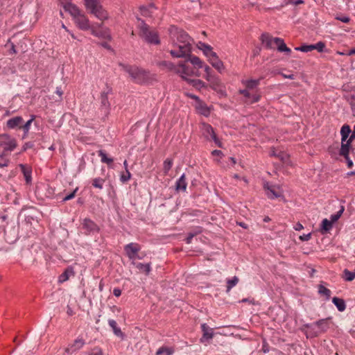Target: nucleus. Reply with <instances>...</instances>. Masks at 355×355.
<instances>
[{
	"label": "nucleus",
	"instance_id": "5701e85b",
	"mask_svg": "<svg viewBox=\"0 0 355 355\" xmlns=\"http://www.w3.org/2000/svg\"><path fill=\"white\" fill-rule=\"evenodd\" d=\"M75 272L73 267L69 266L59 276L58 282L63 283L67 281L70 277L74 276Z\"/></svg>",
	"mask_w": 355,
	"mask_h": 355
},
{
	"label": "nucleus",
	"instance_id": "bb28decb",
	"mask_svg": "<svg viewBox=\"0 0 355 355\" xmlns=\"http://www.w3.org/2000/svg\"><path fill=\"white\" fill-rule=\"evenodd\" d=\"M260 80L261 79L242 80L241 83L248 89L251 90L258 87L260 83Z\"/></svg>",
	"mask_w": 355,
	"mask_h": 355
},
{
	"label": "nucleus",
	"instance_id": "4d7b16f0",
	"mask_svg": "<svg viewBox=\"0 0 355 355\" xmlns=\"http://www.w3.org/2000/svg\"><path fill=\"white\" fill-rule=\"evenodd\" d=\"M304 3L303 0H286V5L293 4V5H299Z\"/></svg>",
	"mask_w": 355,
	"mask_h": 355
},
{
	"label": "nucleus",
	"instance_id": "69168bd1",
	"mask_svg": "<svg viewBox=\"0 0 355 355\" xmlns=\"http://www.w3.org/2000/svg\"><path fill=\"white\" fill-rule=\"evenodd\" d=\"M189 96L192 98V99H194L196 101V103L197 102H199V101H200V99L199 98L198 96L194 95V94H189Z\"/></svg>",
	"mask_w": 355,
	"mask_h": 355
},
{
	"label": "nucleus",
	"instance_id": "c756f323",
	"mask_svg": "<svg viewBox=\"0 0 355 355\" xmlns=\"http://www.w3.org/2000/svg\"><path fill=\"white\" fill-rule=\"evenodd\" d=\"M333 227V223L329 220L324 218L322 220L321 223V230L320 232L322 234H326L329 232Z\"/></svg>",
	"mask_w": 355,
	"mask_h": 355
},
{
	"label": "nucleus",
	"instance_id": "4be33fe9",
	"mask_svg": "<svg viewBox=\"0 0 355 355\" xmlns=\"http://www.w3.org/2000/svg\"><path fill=\"white\" fill-rule=\"evenodd\" d=\"M187 183L186 182L185 174L183 173L175 182V187L177 192L185 191Z\"/></svg>",
	"mask_w": 355,
	"mask_h": 355
},
{
	"label": "nucleus",
	"instance_id": "aec40b11",
	"mask_svg": "<svg viewBox=\"0 0 355 355\" xmlns=\"http://www.w3.org/2000/svg\"><path fill=\"white\" fill-rule=\"evenodd\" d=\"M305 327L310 328V329H314L315 327H318L320 329V331H325L328 329V324L327 319H322L320 320L315 322L311 323V324H306Z\"/></svg>",
	"mask_w": 355,
	"mask_h": 355
},
{
	"label": "nucleus",
	"instance_id": "2f4dec72",
	"mask_svg": "<svg viewBox=\"0 0 355 355\" xmlns=\"http://www.w3.org/2000/svg\"><path fill=\"white\" fill-rule=\"evenodd\" d=\"M351 132H352V130H351L349 125H343L341 128V130H340L341 141H347Z\"/></svg>",
	"mask_w": 355,
	"mask_h": 355
},
{
	"label": "nucleus",
	"instance_id": "ddd939ff",
	"mask_svg": "<svg viewBox=\"0 0 355 355\" xmlns=\"http://www.w3.org/2000/svg\"><path fill=\"white\" fill-rule=\"evenodd\" d=\"M264 188L266 191L267 196L270 199H275L282 196V193L279 187L266 184Z\"/></svg>",
	"mask_w": 355,
	"mask_h": 355
},
{
	"label": "nucleus",
	"instance_id": "6ab92c4d",
	"mask_svg": "<svg viewBox=\"0 0 355 355\" xmlns=\"http://www.w3.org/2000/svg\"><path fill=\"white\" fill-rule=\"evenodd\" d=\"M23 123V118L17 116L8 119L6 122V126L9 129H15L17 128H21V125Z\"/></svg>",
	"mask_w": 355,
	"mask_h": 355
},
{
	"label": "nucleus",
	"instance_id": "a878e982",
	"mask_svg": "<svg viewBox=\"0 0 355 355\" xmlns=\"http://www.w3.org/2000/svg\"><path fill=\"white\" fill-rule=\"evenodd\" d=\"M198 48L202 51L205 55L208 58V60L209 59V57H213V54H216L213 51L212 47L205 43L199 42Z\"/></svg>",
	"mask_w": 355,
	"mask_h": 355
},
{
	"label": "nucleus",
	"instance_id": "f3484780",
	"mask_svg": "<svg viewBox=\"0 0 355 355\" xmlns=\"http://www.w3.org/2000/svg\"><path fill=\"white\" fill-rule=\"evenodd\" d=\"M208 60L219 73H222L224 71L223 62L218 58L217 54H213V57H209Z\"/></svg>",
	"mask_w": 355,
	"mask_h": 355
},
{
	"label": "nucleus",
	"instance_id": "4c0bfd02",
	"mask_svg": "<svg viewBox=\"0 0 355 355\" xmlns=\"http://www.w3.org/2000/svg\"><path fill=\"white\" fill-rule=\"evenodd\" d=\"M239 282V278L236 276L233 277L232 279H227V289L226 291L228 293L230 290L234 287Z\"/></svg>",
	"mask_w": 355,
	"mask_h": 355
},
{
	"label": "nucleus",
	"instance_id": "8fccbe9b",
	"mask_svg": "<svg viewBox=\"0 0 355 355\" xmlns=\"http://www.w3.org/2000/svg\"><path fill=\"white\" fill-rule=\"evenodd\" d=\"M260 100V95L258 94H251L250 98L248 100L250 103H257Z\"/></svg>",
	"mask_w": 355,
	"mask_h": 355
},
{
	"label": "nucleus",
	"instance_id": "0eeeda50",
	"mask_svg": "<svg viewBox=\"0 0 355 355\" xmlns=\"http://www.w3.org/2000/svg\"><path fill=\"white\" fill-rule=\"evenodd\" d=\"M112 88L106 84L105 89L101 92L100 95V110L101 112L107 116L110 110V103L109 101V95L112 94Z\"/></svg>",
	"mask_w": 355,
	"mask_h": 355
},
{
	"label": "nucleus",
	"instance_id": "338daca9",
	"mask_svg": "<svg viewBox=\"0 0 355 355\" xmlns=\"http://www.w3.org/2000/svg\"><path fill=\"white\" fill-rule=\"evenodd\" d=\"M8 162L6 160H5L3 162H0V168H3V167L8 166Z\"/></svg>",
	"mask_w": 355,
	"mask_h": 355
},
{
	"label": "nucleus",
	"instance_id": "79ce46f5",
	"mask_svg": "<svg viewBox=\"0 0 355 355\" xmlns=\"http://www.w3.org/2000/svg\"><path fill=\"white\" fill-rule=\"evenodd\" d=\"M173 166V159L167 158L163 164L164 173L166 175Z\"/></svg>",
	"mask_w": 355,
	"mask_h": 355
},
{
	"label": "nucleus",
	"instance_id": "09e8293b",
	"mask_svg": "<svg viewBox=\"0 0 355 355\" xmlns=\"http://www.w3.org/2000/svg\"><path fill=\"white\" fill-rule=\"evenodd\" d=\"M131 178V173L128 169H126L125 173L122 174L120 177V180L122 182H126Z\"/></svg>",
	"mask_w": 355,
	"mask_h": 355
},
{
	"label": "nucleus",
	"instance_id": "423d86ee",
	"mask_svg": "<svg viewBox=\"0 0 355 355\" xmlns=\"http://www.w3.org/2000/svg\"><path fill=\"white\" fill-rule=\"evenodd\" d=\"M87 10L98 19L105 21L109 18L107 11L103 8L99 0H84Z\"/></svg>",
	"mask_w": 355,
	"mask_h": 355
},
{
	"label": "nucleus",
	"instance_id": "774afa93",
	"mask_svg": "<svg viewBox=\"0 0 355 355\" xmlns=\"http://www.w3.org/2000/svg\"><path fill=\"white\" fill-rule=\"evenodd\" d=\"M347 55H355V48L349 50Z\"/></svg>",
	"mask_w": 355,
	"mask_h": 355
},
{
	"label": "nucleus",
	"instance_id": "5fc2aeb1",
	"mask_svg": "<svg viewBox=\"0 0 355 355\" xmlns=\"http://www.w3.org/2000/svg\"><path fill=\"white\" fill-rule=\"evenodd\" d=\"M78 188L75 189L73 192L70 193L69 194L67 195L64 198L63 201H67L74 198L75 194L76 191H78Z\"/></svg>",
	"mask_w": 355,
	"mask_h": 355
},
{
	"label": "nucleus",
	"instance_id": "9b49d317",
	"mask_svg": "<svg viewBox=\"0 0 355 355\" xmlns=\"http://www.w3.org/2000/svg\"><path fill=\"white\" fill-rule=\"evenodd\" d=\"M76 26L83 31H87L91 28V25L89 19L83 14L81 13L74 19Z\"/></svg>",
	"mask_w": 355,
	"mask_h": 355
},
{
	"label": "nucleus",
	"instance_id": "37998d69",
	"mask_svg": "<svg viewBox=\"0 0 355 355\" xmlns=\"http://www.w3.org/2000/svg\"><path fill=\"white\" fill-rule=\"evenodd\" d=\"M22 172L24 173L25 180L27 183H29L31 182V171L28 168H26L24 165H21Z\"/></svg>",
	"mask_w": 355,
	"mask_h": 355
},
{
	"label": "nucleus",
	"instance_id": "b1692460",
	"mask_svg": "<svg viewBox=\"0 0 355 355\" xmlns=\"http://www.w3.org/2000/svg\"><path fill=\"white\" fill-rule=\"evenodd\" d=\"M108 324L112 328L115 336L121 339H124L125 334L122 332L121 328L117 326V323L114 320H108Z\"/></svg>",
	"mask_w": 355,
	"mask_h": 355
},
{
	"label": "nucleus",
	"instance_id": "4468645a",
	"mask_svg": "<svg viewBox=\"0 0 355 355\" xmlns=\"http://www.w3.org/2000/svg\"><path fill=\"white\" fill-rule=\"evenodd\" d=\"M85 344V341L82 338H76L73 343L69 345L66 349L65 352L68 354H72L76 351L81 349Z\"/></svg>",
	"mask_w": 355,
	"mask_h": 355
},
{
	"label": "nucleus",
	"instance_id": "7ed1b4c3",
	"mask_svg": "<svg viewBox=\"0 0 355 355\" xmlns=\"http://www.w3.org/2000/svg\"><path fill=\"white\" fill-rule=\"evenodd\" d=\"M121 69L129 74L137 83H144L149 78V72L135 65L119 63Z\"/></svg>",
	"mask_w": 355,
	"mask_h": 355
},
{
	"label": "nucleus",
	"instance_id": "ea45409f",
	"mask_svg": "<svg viewBox=\"0 0 355 355\" xmlns=\"http://www.w3.org/2000/svg\"><path fill=\"white\" fill-rule=\"evenodd\" d=\"M344 211H345L344 206H343V205L340 206V209L336 214H331L330 216L329 220L331 222H332V223L336 222L340 218V217L341 216V215L343 214Z\"/></svg>",
	"mask_w": 355,
	"mask_h": 355
},
{
	"label": "nucleus",
	"instance_id": "052dcab7",
	"mask_svg": "<svg viewBox=\"0 0 355 355\" xmlns=\"http://www.w3.org/2000/svg\"><path fill=\"white\" fill-rule=\"evenodd\" d=\"M113 294L116 297H119L121 295V290L119 288H114L113 289Z\"/></svg>",
	"mask_w": 355,
	"mask_h": 355
},
{
	"label": "nucleus",
	"instance_id": "dca6fc26",
	"mask_svg": "<svg viewBox=\"0 0 355 355\" xmlns=\"http://www.w3.org/2000/svg\"><path fill=\"white\" fill-rule=\"evenodd\" d=\"M82 225L87 234H94L99 230L98 225L89 218H85Z\"/></svg>",
	"mask_w": 355,
	"mask_h": 355
},
{
	"label": "nucleus",
	"instance_id": "39448f33",
	"mask_svg": "<svg viewBox=\"0 0 355 355\" xmlns=\"http://www.w3.org/2000/svg\"><path fill=\"white\" fill-rule=\"evenodd\" d=\"M261 40L267 49H272L274 48L273 44H275L277 51L279 52L290 55L292 51L291 49L286 46L284 40L280 37H272L268 33H263L261 36Z\"/></svg>",
	"mask_w": 355,
	"mask_h": 355
},
{
	"label": "nucleus",
	"instance_id": "f8f14e48",
	"mask_svg": "<svg viewBox=\"0 0 355 355\" xmlns=\"http://www.w3.org/2000/svg\"><path fill=\"white\" fill-rule=\"evenodd\" d=\"M62 3L64 4V10L71 14L73 19L82 13L79 8L71 2V0H62Z\"/></svg>",
	"mask_w": 355,
	"mask_h": 355
},
{
	"label": "nucleus",
	"instance_id": "473e14b6",
	"mask_svg": "<svg viewBox=\"0 0 355 355\" xmlns=\"http://www.w3.org/2000/svg\"><path fill=\"white\" fill-rule=\"evenodd\" d=\"M35 116L31 115V119L28 121H27L24 125H21V128H22V130L24 131L23 139H24L28 135V133L31 128V123L35 120Z\"/></svg>",
	"mask_w": 355,
	"mask_h": 355
},
{
	"label": "nucleus",
	"instance_id": "f704fd0d",
	"mask_svg": "<svg viewBox=\"0 0 355 355\" xmlns=\"http://www.w3.org/2000/svg\"><path fill=\"white\" fill-rule=\"evenodd\" d=\"M137 268H138L140 271L144 272L146 275H148L151 270V266L149 263H135Z\"/></svg>",
	"mask_w": 355,
	"mask_h": 355
},
{
	"label": "nucleus",
	"instance_id": "e2e57ef3",
	"mask_svg": "<svg viewBox=\"0 0 355 355\" xmlns=\"http://www.w3.org/2000/svg\"><path fill=\"white\" fill-rule=\"evenodd\" d=\"M351 132L352 134L348 139L352 142V141L355 139V125H354L353 131Z\"/></svg>",
	"mask_w": 355,
	"mask_h": 355
},
{
	"label": "nucleus",
	"instance_id": "49530a36",
	"mask_svg": "<svg viewBox=\"0 0 355 355\" xmlns=\"http://www.w3.org/2000/svg\"><path fill=\"white\" fill-rule=\"evenodd\" d=\"M104 180L101 178H96L93 180L92 185L98 189H102Z\"/></svg>",
	"mask_w": 355,
	"mask_h": 355
},
{
	"label": "nucleus",
	"instance_id": "603ef678",
	"mask_svg": "<svg viewBox=\"0 0 355 355\" xmlns=\"http://www.w3.org/2000/svg\"><path fill=\"white\" fill-rule=\"evenodd\" d=\"M88 355H103V352L101 348L95 347L88 353Z\"/></svg>",
	"mask_w": 355,
	"mask_h": 355
},
{
	"label": "nucleus",
	"instance_id": "393cba45",
	"mask_svg": "<svg viewBox=\"0 0 355 355\" xmlns=\"http://www.w3.org/2000/svg\"><path fill=\"white\" fill-rule=\"evenodd\" d=\"M351 144H352V141L349 139L345 141H341V147L340 149V155L341 156H343L345 159H348Z\"/></svg>",
	"mask_w": 355,
	"mask_h": 355
},
{
	"label": "nucleus",
	"instance_id": "c85d7f7f",
	"mask_svg": "<svg viewBox=\"0 0 355 355\" xmlns=\"http://www.w3.org/2000/svg\"><path fill=\"white\" fill-rule=\"evenodd\" d=\"M190 77L191 76H187V79L184 80L198 89L205 87V84L202 80L199 79H191Z\"/></svg>",
	"mask_w": 355,
	"mask_h": 355
},
{
	"label": "nucleus",
	"instance_id": "a211bd4d",
	"mask_svg": "<svg viewBox=\"0 0 355 355\" xmlns=\"http://www.w3.org/2000/svg\"><path fill=\"white\" fill-rule=\"evenodd\" d=\"M178 50H171L170 54L173 58H184L189 55L191 51H189V49L187 46H178Z\"/></svg>",
	"mask_w": 355,
	"mask_h": 355
},
{
	"label": "nucleus",
	"instance_id": "3c124183",
	"mask_svg": "<svg viewBox=\"0 0 355 355\" xmlns=\"http://www.w3.org/2000/svg\"><path fill=\"white\" fill-rule=\"evenodd\" d=\"M335 18L343 23H348L350 21V18L347 15H337Z\"/></svg>",
	"mask_w": 355,
	"mask_h": 355
},
{
	"label": "nucleus",
	"instance_id": "0e129e2a",
	"mask_svg": "<svg viewBox=\"0 0 355 355\" xmlns=\"http://www.w3.org/2000/svg\"><path fill=\"white\" fill-rule=\"evenodd\" d=\"M212 155H215V156H220L223 155V153L221 150H214L212 151Z\"/></svg>",
	"mask_w": 355,
	"mask_h": 355
},
{
	"label": "nucleus",
	"instance_id": "e433bc0d",
	"mask_svg": "<svg viewBox=\"0 0 355 355\" xmlns=\"http://www.w3.org/2000/svg\"><path fill=\"white\" fill-rule=\"evenodd\" d=\"M89 30H91L92 34L96 37L110 38V34L106 31H98L94 26H91V28Z\"/></svg>",
	"mask_w": 355,
	"mask_h": 355
},
{
	"label": "nucleus",
	"instance_id": "9d476101",
	"mask_svg": "<svg viewBox=\"0 0 355 355\" xmlns=\"http://www.w3.org/2000/svg\"><path fill=\"white\" fill-rule=\"evenodd\" d=\"M141 250V248L138 243H130L125 245L124 250L130 259H135L138 257L137 254Z\"/></svg>",
	"mask_w": 355,
	"mask_h": 355
},
{
	"label": "nucleus",
	"instance_id": "cd10ccee",
	"mask_svg": "<svg viewBox=\"0 0 355 355\" xmlns=\"http://www.w3.org/2000/svg\"><path fill=\"white\" fill-rule=\"evenodd\" d=\"M196 107L198 110V111L205 116H208L210 114L209 108L202 101H199V102H197Z\"/></svg>",
	"mask_w": 355,
	"mask_h": 355
},
{
	"label": "nucleus",
	"instance_id": "2eb2a0df",
	"mask_svg": "<svg viewBox=\"0 0 355 355\" xmlns=\"http://www.w3.org/2000/svg\"><path fill=\"white\" fill-rule=\"evenodd\" d=\"M201 329L202 331V336L200 339V343H203L212 339L214 337V331L212 328L209 327L206 323H202L201 324Z\"/></svg>",
	"mask_w": 355,
	"mask_h": 355
},
{
	"label": "nucleus",
	"instance_id": "680f3d73",
	"mask_svg": "<svg viewBox=\"0 0 355 355\" xmlns=\"http://www.w3.org/2000/svg\"><path fill=\"white\" fill-rule=\"evenodd\" d=\"M293 228L296 231H300L304 229V227L300 223H297Z\"/></svg>",
	"mask_w": 355,
	"mask_h": 355
},
{
	"label": "nucleus",
	"instance_id": "de8ad7c7",
	"mask_svg": "<svg viewBox=\"0 0 355 355\" xmlns=\"http://www.w3.org/2000/svg\"><path fill=\"white\" fill-rule=\"evenodd\" d=\"M313 50H317L318 52H323L325 49V44L322 42H318L316 44H313Z\"/></svg>",
	"mask_w": 355,
	"mask_h": 355
},
{
	"label": "nucleus",
	"instance_id": "58836bf2",
	"mask_svg": "<svg viewBox=\"0 0 355 355\" xmlns=\"http://www.w3.org/2000/svg\"><path fill=\"white\" fill-rule=\"evenodd\" d=\"M189 61L193 65L196 66L198 69H202V67H204V63L197 56H191L189 58Z\"/></svg>",
	"mask_w": 355,
	"mask_h": 355
},
{
	"label": "nucleus",
	"instance_id": "a18cd8bd",
	"mask_svg": "<svg viewBox=\"0 0 355 355\" xmlns=\"http://www.w3.org/2000/svg\"><path fill=\"white\" fill-rule=\"evenodd\" d=\"M295 51L307 53L313 50V44H304L298 47L295 48Z\"/></svg>",
	"mask_w": 355,
	"mask_h": 355
},
{
	"label": "nucleus",
	"instance_id": "7c9ffc66",
	"mask_svg": "<svg viewBox=\"0 0 355 355\" xmlns=\"http://www.w3.org/2000/svg\"><path fill=\"white\" fill-rule=\"evenodd\" d=\"M332 302L339 311H344L345 310L346 304L343 299L334 297L332 299Z\"/></svg>",
	"mask_w": 355,
	"mask_h": 355
},
{
	"label": "nucleus",
	"instance_id": "13d9d810",
	"mask_svg": "<svg viewBox=\"0 0 355 355\" xmlns=\"http://www.w3.org/2000/svg\"><path fill=\"white\" fill-rule=\"evenodd\" d=\"M311 237V233L304 234L303 235L300 236V239L302 241H307L310 240Z\"/></svg>",
	"mask_w": 355,
	"mask_h": 355
},
{
	"label": "nucleus",
	"instance_id": "a19ab883",
	"mask_svg": "<svg viewBox=\"0 0 355 355\" xmlns=\"http://www.w3.org/2000/svg\"><path fill=\"white\" fill-rule=\"evenodd\" d=\"M343 278L347 282L354 280L355 279V270L354 271H349L347 269H345L343 271Z\"/></svg>",
	"mask_w": 355,
	"mask_h": 355
},
{
	"label": "nucleus",
	"instance_id": "f257e3e1",
	"mask_svg": "<svg viewBox=\"0 0 355 355\" xmlns=\"http://www.w3.org/2000/svg\"><path fill=\"white\" fill-rule=\"evenodd\" d=\"M157 65L163 69H166L168 71L173 72L179 75L182 79H187V76L195 75L194 69L192 67L187 64V62H180L175 65L170 61H160L157 62ZM198 76V74H196Z\"/></svg>",
	"mask_w": 355,
	"mask_h": 355
},
{
	"label": "nucleus",
	"instance_id": "6e6552de",
	"mask_svg": "<svg viewBox=\"0 0 355 355\" xmlns=\"http://www.w3.org/2000/svg\"><path fill=\"white\" fill-rule=\"evenodd\" d=\"M201 129L204 137L207 139L213 140L218 147H222L220 141L216 137L213 128L209 124L202 123Z\"/></svg>",
	"mask_w": 355,
	"mask_h": 355
},
{
	"label": "nucleus",
	"instance_id": "bf43d9fd",
	"mask_svg": "<svg viewBox=\"0 0 355 355\" xmlns=\"http://www.w3.org/2000/svg\"><path fill=\"white\" fill-rule=\"evenodd\" d=\"M33 147V144L32 142H26L22 147V150L26 151V150L31 148Z\"/></svg>",
	"mask_w": 355,
	"mask_h": 355
},
{
	"label": "nucleus",
	"instance_id": "1a4fd4ad",
	"mask_svg": "<svg viewBox=\"0 0 355 355\" xmlns=\"http://www.w3.org/2000/svg\"><path fill=\"white\" fill-rule=\"evenodd\" d=\"M0 146H3L5 151H12L17 146L15 139L8 134L0 135Z\"/></svg>",
	"mask_w": 355,
	"mask_h": 355
},
{
	"label": "nucleus",
	"instance_id": "864d4df0",
	"mask_svg": "<svg viewBox=\"0 0 355 355\" xmlns=\"http://www.w3.org/2000/svg\"><path fill=\"white\" fill-rule=\"evenodd\" d=\"M239 93L245 97L247 100H248L251 96V94L250 93L249 89L247 88L245 89H240Z\"/></svg>",
	"mask_w": 355,
	"mask_h": 355
},
{
	"label": "nucleus",
	"instance_id": "20e7f679",
	"mask_svg": "<svg viewBox=\"0 0 355 355\" xmlns=\"http://www.w3.org/2000/svg\"><path fill=\"white\" fill-rule=\"evenodd\" d=\"M139 36L148 44H159L160 43L159 35L155 29L150 28L145 21L139 19Z\"/></svg>",
	"mask_w": 355,
	"mask_h": 355
},
{
	"label": "nucleus",
	"instance_id": "c9c22d12",
	"mask_svg": "<svg viewBox=\"0 0 355 355\" xmlns=\"http://www.w3.org/2000/svg\"><path fill=\"white\" fill-rule=\"evenodd\" d=\"M98 155L101 157V161L103 163H105L107 164H110L113 162V159L107 157V154L103 150H100L98 151Z\"/></svg>",
	"mask_w": 355,
	"mask_h": 355
},
{
	"label": "nucleus",
	"instance_id": "412c9836",
	"mask_svg": "<svg viewBox=\"0 0 355 355\" xmlns=\"http://www.w3.org/2000/svg\"><path fill=\"white\" fill-rule=\"evenodd\" d=\"M202 68L204 69V71H205V75L204 78L211 83L217 84L218 78L213 73L212 69L207 64H204V67Z\"/></svg>",
	"mask_w": 355,
	"mask_h": 355
},
{
	"label": "nucleus",
	"instance_id": "6e6d98bb",
	"mask_svg": "<svg viewBox=\"0 0 355 355\" xmlns=\"http://www.w3.org/2000/svg\"><path fill=\"white\" fill-rule=\"evenodd\" d=\"M197 234V232H190L188 234L187 237L185 239V241L187 244H190L192 241L193 238Z\"/></svg>",
	"mask_w": 355,
	"mask_h": 355
},
{
	"label": "nucleus",
	"instance_id": "c03bdc74",
	"mask_svg": "<svg viewBox=\"0 0 355 355\" xmlns=\"http://www.w3.org/2000/svg\"><path fill=\"white\" fill-rule=\"evenodd\" d=\"M318 293L322 295H324L327 300L329 299L331 291L325 286L320 285L318 288Z\"/></svg>",
	"mask_w": 355,
	"mask_h": 355
},
{
	"label": "nucleus",
	"instance_id": "72a5a7b5",
	"mask_svg": "<svg viewBox=\"0 0 355 355\" xmlns=\"http://www.w3.org/2000/svg\"><path fill=\"white\" fill-rule=\"evenodd\" d=\"M173 353L174 349L172 347H162L157 349L156 355H173Z\"/></svg>",
	"mask_w": 355,
	"mask_h": 355
},
{
	"label": "nucleus",
	"instance_id": "f03ea898",
	"mask_svg": "<svg viewBox=\"0 0 355 355\" xmlns=\"http://www.w3.org/2000/svg\"><path fill=\"white\" fill-rule=\"evenodd\" d=\"M169 33L174 46H187L189 49V51H191L192 40L184 31L173 26L169 29Z\"/></svg>",
	"mask_w": 355,
	"mask_h": 355
}]
</instances>
